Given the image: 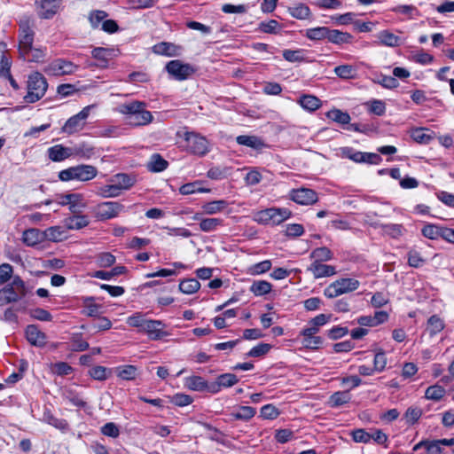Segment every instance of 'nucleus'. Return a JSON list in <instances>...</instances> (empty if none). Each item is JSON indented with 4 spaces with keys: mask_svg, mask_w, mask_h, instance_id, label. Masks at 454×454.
<instances>
[{
    "mask_svg": "<svg viewBox=\"0 0 454 454\" xmlns=\"http://www.w3.org/2000/svg\"><path fill=\"white\" fill-rule=\"evenodd\" d=\"M27 294L24 280L18 275L12 278L11 283L0 289V307L19 301Z\"/></svg>",
    "mask_w": 454,
    "mask_h": 454,
    "instance_id": "nucleus-1",
    "label": "nucleus"
},
{
    "mask_svg": "<svg viewBox=\"0 0 454 454\" xmlns=\"http://www.w3.org/2000/svg\"><path fill=\"white\" fill-rule=\"evenodd\" d=\"M98 175V169L92 165H77L63 169L59 173V180L68 182L77 180L87 182L95 178Z\"/></svg>",
    "mask_w": 454,
    "mask_h": 454,
    "instance_id": "nucleus-2",
    "label": "nucleus"
},
{
    "mask_svg": "<svg viewBox=\"0 0 454 454\" xmlns=\"http://www.w3.org/2000/svg\"><path fill=\"white\" fill-rule=\"evenodd\" d=\"M27 93L24 97L27 103H35L40 100L48 88V82L45 77L39 72H35L27 79Z\"/></svg>",
    "mask_w": 454,
    "mask_h": 454,
    "instance_id": "nucleus-3",
    "label": "nucleus"
},
{
    "mask_svg": "<svg viewBox=\"0 0 454 454\" xmlns=\"http://www.w3.org/2000/svg\"><path fill=\"white\" fill-rule=\"evenodd\" d=\"M34 21L28 18L24 17L19 22V53L26 51L33 46L35 31Z\"/></svg>",
    "mask_w": 454,
    "mask_h": 454,
    "instance_id": "nucleus-4",
    "label": "nucleus"
},
{
    "mask_svg": "<svg viewBox=\"0 0 454 454\" xmlns=\"http://www.w3.org/2000/svg\"><path fill=\"white\" fill-rule=\"evenodd\" d=\"M359 285V281L355 278H340L329 285L324 290V294L327 298L333 299L343 294L356 290Z\"/></svg>",
    "mask_w": 454,
    "mask_h": 454,
    "instance_id": "nucleus-5",
    "label": "nucleus"
},
{
    "mask_svg": "<svg viewBox=\"0 0 454 454\" xmlns=\"http://www.w3.org/2000/svg\"><path fill=\"white\" fill-rule=\"evenodd\" d=\"M93 107L94 105L87 106L83 107L78 114L67 119L61 129L62 132L67 135H72L82 131L86 125V120Z\"/></svg>",
    "mask_w": 454,
    "mask_h": 454,
    "instance_id": "nucleus-6",
    "label": "nucleus"
},
{
    "mask_svg": "<svg viewBox=\"0 0 454 454\" xmlns=\"http://www.w3.org/2000/svg\"><path fill=\"white\" fill-rule=\"evenodd\" d=\"M184 147L187 152L203 156L209 151L208 141L206 137L194 133V132H186L184 134Z\"/></svg>",
    "mask_w": 454,
    "mask_h": 454,
    "instance_id": "nucleus-7",
    "label": "nucleus"
},
{
    "mask_svg": "<svg viewBox=\"0 0 454 454\" xmlns=\"http://www.w3.org/2000/svg\"><path fill=\"white\" fill-rule=\"evenodd\" d=\"M124 210V206L117 201H106L98 204L94 209L95 217L105 221L117 217Z\"/></svg>",
    "mask_w": 454,
    "mask_h": 454,
    "instance_id": "nucleus-8",
    "label": "nucleus"
},
{
    "mask_svg": "<svg viewBox=\"0 0 454 454\" xmlns=\"http://www.w3.org/2000/svg\"><path fill=\"white\" fill-rule=\"evenodd\" d=\"M291 215L292 212L288 208L270 207L260 212V220L278 225L289 219Z\"/></svg>",
    "mask_w": 454,
    "mask_h": 454,
    "instance_id": "nucleus-9",
    "label": "nucleus"
},
{
    "mask_svg": "<svg viewBox=\"0 0 454 454\" xmlns=\"http://www.w3.org/2000/svg\"><path fill=\"white\" fill-rule=\"evenodd\" d=\"M289 199L297 204L309 206L315 204L318 200V196L314 190L301 187L290 191Z\"/></svg>",
    "mask_w": 454,
    "mask_h": 454,
    "instance_id": "nucleus-10",
    "label": "nucleus"
},
{
    "mask_svg": "<svg viewBox=\"0 0 454 454\" xmlns=\"http://www.w3.org/2000/svg\"><path fill=\"white\" fill-rule=\"evenodd\" d=\"M166 70L175 79L183 81L195 72L190 64H184L178 59L171 60L166 65Z\"/></svg>",
    "mask_w": 454,
    "mask_h": 454,
    "instance_id": "nucleus-11",
    "label": "nucleus"
},
{
    "mask_svg": "<svg viewBox=\"0 0 454 454\" xmlns=\"http://www.w3.org/2000/svg\"><path fill=\"white\" fill-rule=\"evenodd\" d=\"M79 67L73 62L58 59L52 61L46 68V72L52 75H65L74 74Z\"/></svg>",
    "mask_w": 454,
    "mask_h": 454,
    "instance_id": "nucleus-12",
    "label": "nucleus"
},
{
    "mask_svg": "<svg viewBox=\"0 0 454 454\" xmlns=\"http://www.w3.org/2000/svg\"><path fill=\"white\" fill-rule=\"evenodd\" d=\"M62 0H35L37 14L42 19H51L59 11Z\"/></svg>",
    "mask_w": 454,
    "mask_h": 454,
    "instance_id": "nucleus-13",
    "label": "nucleus"
},
{
    "mask_svg": "<svg viewBox=\"0 0 454 454\" xmlns=\"http://www.w3.org/2000/svg\"><path fill=\"white\" fill-rule=\"evenodd\" d=\"M146 104L143 101L133 100L129 103L118 106L117 111L125 115L127 124L129 121L132 120L134 115L141 114L142 111L146 110Z\"/></svg>",
    "mask_w": 454,
    "mask_h": 454,
    "instance_id": "nucleus-14",
    "label": "nucleus"
},
{
    "mask_svg": "<svg viewBox=\"0 0 454 454\" xmlns=\"http://www.w3.org/2000/svg\"><path fill=\"white\" fill-rule=\"evenodd\" d=\"M142 332L146 333L152 340H160L168 335L165 331V325L160 320L147 319Z\"/></svg>",
    "mask_w": 454,
    "mask_h": 454,
    "instance_id": "nucleus-15",
    "label": "nucleus"
},
{
    "mask_svg": "<svg viewBox=\"0 0 454 454\" xmlns=\"http://www.w3.org/2000/svg\"><path fill=\"white\" fill-rule=\"evenodd\" d=\"M27 341L35 347H43L46 344V334L36 325H29L25 330Z\"/></svg>",
    "mask_w": 454,
    "mask_h": 454,
    "instance_id": "nucleus-16",
    "label": "nucleus"
},
{
    "mask_svg": "<svg viewBox=\"0 0 454 454\" xmlns=\"http://www.w3.org/2000/svg\"><path fill=\"white\" fill-rule=\"evenodd\" d=\"M48 158L53 162H60L72 157L71 148L63 145H55L47 150Z\"/></svg>",
    "mask_w": 454,
    "mask_h": 454,
    "instance_id": "nucleus-17",
    "label": "nucleus"
},
{
    "mask_svg": "<svg viewBox=\"0 0 454 454\" xmlns=\"http://www.w3.org/2000/svg\"><path fill=\"white\" fill-rule=\"evenodd\" d=\"M307 270L311 272L315 278L331 277L336 274V270L333 266L323 264L317 262H313L307 268Z\"/></svg>",
    "mask_w": 454,
    "mask_h": 454,
    "instance_id": "nucleus-18",
    "label": "nucleus"
},
{
    "mask_svg": "<svg viewBox=\"0 0 454 454\" xmlns=\"http://www.w3.org/2000/svg\"><path fill=\"white\" fill-rule=\"evenodd\" d=\"M153 51L154 53L159 55H165L168 57H175L179 56L181 54L182 48L181 46L176 45L172 43L161 42L155 44L153 47Z\"/></svg>",
    "mask_w": 454,
    "mask_h": 454,
    "instance_id": "nucleus-19",
    "label": "nucleus"
},
{
    "mask_svg": "<svg viewBox=\"0 0 454 454\" xmlns=\"http://www.w3.org/2000/svg\"><path fill=\"white\" fill-rule=\"evenodd\" d=\"M22 241L28 247L41 244L44 241L43 231L35 228L26 230L22 235Z\"/></svg>",
    "mask_w": 454,
    "mask_h": 454,
    "instance_id": "nucleus-20",
    "label": "nucleus"
},
{
    "mask_svg": "<svg viewBox=\"0 0 454 454\" xmlns=\"http://www.w3.org/2000/svg\"><path fill=\"white\" fill-rule=\"evenodd\" d=\"M110 181L111 183H114L115 186H117L121 193L122 191L130 189L136 183L134 176L125 173H119L114 175Z\"/></svg>",
    "mask_w": 454,
    "mask_h": 454,
    "instance_id": "nucleus-21",
    "label": "nucleus"
},
{
    "mask_svg": "<svg viewBox=\"0 0 454 454\" xmlns=\"http://www.w3.org/2000/svg\"><path fill=\"white\" fill-rule=\"evenodd\" d=\"M20 56L28 62L42 63L45 59V49L32 46L20 52Z\"/></svg>",
    "mask_w": 454,
    "mask_h": 454,
    "instance_id": "nucleus-22",
    "label": "nucleus"
},
{
    "mask_svg": "<svg viewBox=\"0 0 454 454\" xmlns=\"http://www.w3.org/2000/svg\"><path fill=\"white\" fill-rule=\"evenodd\" d=\"M71 148L72 157H79L81 159L89 160L95 155V147L91 145L82 142L75 145Z\"/></svg>",
    "mask_w": 454,
    "mask_h": 454,
    "instance_id": "nucleus-23",
    "label": "nucleus"
},
{
    "mask_svg": "<svg viewBox=\"0 0 454 454\" xmlns=\"http://www.w3.org/2000/svg\"><path fill=\"white\" fill-rule=\"evenodd\" d=\"M90 223V221L88 219V216L85 215H80V214H74L73 216L67 217L64 220V225L68 230H80L86 226H88Z\"/></svg>",
    "mask_w": 454,
    "mask_h": 454,
    "instance_id": "nucleus-24",
    "label": "nucleus"
},
{
    "mask_svg": "<svg viewBox=\"0 0 454 454\" xmlns=\"http://www.w3.org/2000/svg\"><path fill=\"white\" fill-rule=\"evenodd\" d=\"M117 377L123 380H134L139 375V369L132 364L120 365L115 368Z\"/></svg>",
    "mask_w": 454,
    "mask_h": 454,
    "instance_id": "nucleus-25",
    "label": "nucleus"
},
{
    "mask_svg": "<svg viewBox=\"0 0 454 454\" xmlns=\"http://www.w3.org/2000/svg\"><path fill=\"white\" fill-rule=\"evenodd\" d=\"M236 141L240 145H245L255 150H260L266 146L263 140L256 136L240 135L236 137Z\"/></svg>",
    "mask_w": 454,
    "mask_h": 454,
    "instance_id": "nucleus-26",
    "label": "nucleus"
},
{
    "mask_svg": "<svg viewBox=\"0 0 454 454\" xmlns=\"http://www.w3.org/2000/svg\"><path fill=\"white\" fill-rule=\"evenodd\" d=\"M67 199L69 206V210L73 214H80L82 209L86 207L83 196L80 193H68Z\"/></svg>",
    "mask_w": 454,
    "mask_h": 454,
    "instance_id": "nucleus-27",
    "label": "nucleus"
},
{
    "mask_svg": "<svg viewBox=\"0 0 454 454\" xmlns=\"http://www.w3.org/2000/svg\"><path fill=\"white\" fill-rule=\"evenodd\" d=\"M434 132L426 128H415L411 131V137L417 143L428 145L434 138Z\"/></svg>",
    "mask_w": 454,
    "mask_h": 454,
    "instance_id": "nucleus-28",
    "label": "nucleus"
},
{
    "mask_svg": "<svg viewBox=\"0 0 454 454\" xmlns=\"http://www.w3.org/2000/svg\"><path fill=\"white\" fill-rule=\"evenodd\" d=\"M229 206V202L224 200H212L204 203L201 207L206 215H215L224 211Z\"/></svg>",
    "mask_w": 454,
    "mask_h": 454,
    "instance_id": "nucleus-29",
    "label": "nucleus"
},
{
    "mask_svg": "<svg viewBox=\"0 0 454 454\" xmlns=\"http://www.w3.org/2000/svg\"><path fill=\"white\" fill-rule=\"evenodd\" d=\"M353 36L347 32H341L338 29L328 28L327 40L335 44H342L351 43Z\"/></svg>",
    "mask_w": 454,
    "mask_h": 454,
    "instance_id": "nucleus-30",
    "label": "nucleus"
},
{
    "mask_svg": "<svg viewBox=\"0 0 454 454\" xmlns=\"http://www.w3.org/2000/svg\"><path fill=\"white\" fill-rule=\"evenodd\" d=\"M377 38L379 39L380 44L388 47H396L399 46L402 43L401 38L389 30H382L379 32Z\"/></svg>",
    "mask_w": 454,
    "mask_h": 454,
    "instance_id": "nucleus-31",
    "label": "nucleus"
},
{
    "mask_svg": "<svg viewBox=\"0 0 454 454\" xmlns=\"http://www.w3.org/2000/svg\"><path fill=\"white\" fill-rule=\"evenodd\" d=\"M168 166V162L159 153H153L146 164L151 172H161Z\"/></svg>",
    "mask_w": 454,
    "mask_h": 454,
    "instance_id": "nucleus-32",
    "label": "nucleus"
},
{
    "mask_svg": "<svg viewBox=\"0 0 454 454\" xmlns=\"http://www.w3.org/2000/svg\"><path fill=\"white\" fill-rule=\"evenodd\" d=\"M256 414V410L251 406H239L237 411L231 412V416L236 420L249 421Z\"/></svg>",
    "mask_w": 454,
    "mask_h": 454,
    "instance_id": "nucleus-33",
    "label": "nucleus"
},
{
    "mask_svg": "<svg viewBox=\"0 0 454 454\" xmlns=\"http://www.w3.org/2000/svg\"><path fill=\"white\" fill-rule=\"evenodd\" d=\"M43 419L49 425L54 427L55 428L62 432H66L69 429V424L66 419L56 418L50 411H46L43 413Z\"/></svg>",
    "mask_w": 454,
    "mask_h": 454,
    "instance_id": "nucleus-34",
    "label": "nucleus"
},
{
    "mask_svg": "<svg viewBox=\"0 0 454 454\" xmlns=\"http://www.w3.org/2000/svg\"><path fill=\"white\" fill-rule=\"evenodd\" d=\"M283 29V26L276 20H270L268 21H262L259 24L258 30L262 33L277 35Z\"/></svg>",
    "mask_w": 454,
    "mask_h": 454,
    "instance_id": "nucleus-35",
    "label": "nucleus"
},
{
    "mask_svg": "<svg viewBox=\"0 0 454 454\" xmlns=\"http://www.w3.org/2000/svg\"><path fill=\"white\" fill-rule=\"evenodd\" d=\"M299 103L302 108L310 112L316 111L321 106L320 99L313 95L301 96L299 99Z\"/></svg>",
    "mask_w": 454,
    "mask_h": 454,
    "instance_id": "nucleus-36",
    "label": "nucleus"
},
{
    "mask_svg": "<svg viewBox=\"0 0 454 454\" xmlns=\"http://www.w3.org/2000/svg\"><path fill=\"white\" fill-rule=\"evenodd\" d=\"M272 285L266 280L254 281L250 286V292L255 296H262L270 293Z\"/></svg>",
    "mask_w": 454,
    "mask_h": 454,
    "instance_id": "nucleus-37",
    "label": "nucleus"
},
{
    "mask_svg": "<svg viewBox=\"0 0 454 454\" xmlns=\"http://www.w3.org/2000/svg\"><path fill=\"white\" fill-rule=\"evenodd\" d=\"M333 254L332 251L326 247H321L315 248L310 253V258L314 260V262H323L330 261L333 258Z\"/></svg>",
    "mask_w": 454,
    "mask_h": 454,
    "instance_id": "nucleus-38",
    "label": "nucleus"
},
{
    "mask_svg": "<svg viewBox=\"0 0 454 454\" xmlns=\"http://www.w3.org/2000/svg\"><path fill=\"white\" fill-rule=\"evenodd\" d=\"M153 120V114L150 111L145 110L141 114L134 115L133 119L129 121V125L133 127L145 126L151 123Z\"/></svg>",
    "mask_w": 454,
    "mask_h": 454,
    "instance_id": "nucleus-39",
    "label": "nucleus"
},
{
    "mask_svg": "<svg viewBox=\"0 0 454 454\" xmlns=\"http://www.w3.org/2000/svg\"><path fill=\"white\" fill-rule=\"evenodd\" d=\"M185 386L193 391H205L207 380L200 376H190L185 379Z\"/></svg>",
    "mask_w": 454,
    "mask_h": 454,
    "instance_id": "nucleus-40",
    "label": "nucleus"
},
{
    "mask_svg": "<svg viewBox=\"0 0 454 454\" xmlns=\"http://www.w3.org/2000/svg\"><path fill=\"white\" fill-rule=\"evenodd\" d=\"M65 231L60 226H51L43 231L44 240L52 242L61 241L64 238Z\"/></svg>",
    "mask_w": 454,
    "mask_h": 454,
    "instance_id": "nucleus-41",
    "label": "nucleus"
},
{
    "mask_svg": "<svg viewBox=\"0 0 454 454\" xmlns=\"http://www.w3.org/2000/svg\"><path fill=\"white\" fill-rule=\"evenodd\" d=\"M290 15L298 20H305L309 17L310 10L304 4H299L288 8Z\"/></svg>",
    "mask_w": 454,
    "mask_h": 454,
    "instance_id": "nucleus-42",
    "label": "nucleus"
},
{
    "mask_svg": "<svg viewBox=\"0 0 454 454\" xmlns=\"http://www.w3.org/2000/svg\"><path fill=\"white\" fill-rule=\"evenodd\" d=\"M442 227L443 226L427 223L422 228L421 233L429 239H437L438 238H442Z\"/></svg>",
    "mask_w": 454,
    "mask_h": 454,
    "instance_id": "nucleus-43",
    "label": "nucleus"
},
{
    "mask_svg": "<svg viewBox=\"0 0 454 454\" xmlns=\"http://www.w3.org/2000/svg\"><path fill=\"white\" fill-rule=\"evenodd\" d=\"M223 220L221 218H205L200 223V230L204 232L215 231L222 226Z\"/></svg>",
    "mask_w": 454,
    "mask_h": 454,
    "instance_id": "nucleus-44",
    "label": "nucleus"
},
{
    "mask_svg": "<svg viewBox=\"0 0 454 454\" xmlns=\"http://www.w3.org/2000/svg\"><path fill=\"white\" fill-rule=\"evenodd\" d=\"M200 287V282L195 278H188L180 282L179 290L185 294H192Z\"/></svg>",
    "mask_w": 454,
    "mask_h": 454,
    "instance_id": "nucleus-45",
    "label": "nucleus"
},
{
    "mask_svg": "<svg viewBox=\"0 0 454 454\" xmlns=\"http://www.w3.org/2000/svg\"><path fill=\"white\" fill-rule=\"evenodd\" d=\"M428 331L431 336H434L440 332H442L444 328L443 320L439 317L437 315L431 316L428 320Z\"/></svg>",
    "mask_w": 454,
    "mask_h": 454,
    "instance_id": "nucleus-46",
    "label": "nucleus"
},
{
    "mask_svg": "<svg viewBox=\"0 0 454 454\" xmlns=\"http://www.w3.org/2000/svg\"><path fill=\"white\" fill-rule=\"evenodd\" d=\"M445 388L440 385H433L427 388L425 397L429 400L439 401L445 395Z\"/></svg>",
    "mask_w": 454,
    "mask_h": 454,
    "instance_id": "nucleus-47",
    "label": "nucleus"
},
{
    "mask_svg": "<svg viewBox=\"0 0 454 454\" xmlns=\"http://www.w3.org/2000/svg\"><path fill=\"white\" fill-rule=\"evenodd\" d=\"M383 231L393 239H398L403 235L405 229L402 224L388 223L382 225Z\"/></svg>",
    "mask_w": 454,
    "mask_h": 454,
    "instance_id": "nucleus-48",
    "label": "nucleus"
},
{
    "mask_svg": "<svg viewBox=\"0 0 454 454\" xmlns=\"http://www.w3.org/2000/svg\"><path fill=\"white\" fill-rule=\"evenodd\" d=\"M373 82L375 83L380 84L386 89H395L399 86V82L396 80V78L382 74L374 78Z\"/></svg>",
    "mask_w": 454,
    "mask_h": 454,
    "instance_id": "nucleus-49",
    "label": "nucleus"
},
{
    "mask_svg": "<svg viewBox=\"0 0 454 454\" xmlns=\"http://www.w3.org/2000/svg\"><path fill=\"white\" fill-rule=\"evenodd\" d=\"M327 27H317L313 28H309L306 30V36L310 40H323L327 39L328 33Z\"/></svg>",
    "mask_w": 454,
    "mask_h": 454,
    "instance_id": "nucleus-50",
    "label": "nucleus"
},
{
    "mask_svg": "<svg viewBox=\"0 0 454 454\" xmlns=\"http://www.w3.org/2000/svg\"><path fill=\"white\" fill-rule=\"evenodd\" d=\"M327 117L332 121L340 124H348L351 120L350 115L348 113L342 112L339 109L329 111L327 113Z\"/></svg>",
    "mask_w": 454,
    "mask_h": 454,
    "instance_id": "nucleus-51",
    "label": "nucleus"
},
{
    "mask_svg": "<svg viewBox=\"0 0 454 454\" xmlns=\"http://www.w3.org/2000/svg\"><path fill=\"white\" fill-rule=\"evenodd\" d=\"M271 266L272 263L270 260H264L250 266L248 269V273L253 276L261 275L269 271Z\"/></svg>",
    "mask_w": 454,
    "mask_h": 454,
    "instance_id": "nucleus-52",
    "label": "nucleus"
},
{
    "mask_svg": "<svg viewBox=\"0 0 454 454\" xmlns=\"http://www.w3.org/2000/svg\"><path fill=\"white\" fill-rule=\"evenodd\" d=\"M97 194L102 198H115L120 196L121 193L118 190L117 186L114 183L101 186L98 189Z\"/></svg>",
    "mask_w": 454,
    "mask_h": 454,
    "instance_id": "nucleus-53",
    "label": "nucleus"
},
{
    "mask_svg": "<svg viewBox=\"0 0 454 454\" xmlns=\"http://www.w3.org/2000/svg\"><path fill=\"white\" fill-rule=\"evenodd\" d=\"M179 192L181 194L189 195L195 192H209V189L201 188L199 182H193L182 185L179 188Z\"/></svg>",
    "mask_w": 454,
    "mask_h": 454,
    "instance_id": "nucleus-54",
    "label": "nucleus"
},
{
    "mask_svg": "<svg viewBox=\"0 0 454 454\" xmlns=\"http://www.w3.org/2000/svg\"><path fill=\"white\" fill-rule=\"evenodd\" d=\"M28 314L31 318L43 322H51L53 318L52 315L48 310L42 308L30 309Z\"/></svg>",
    "mask_w": 454,
    "mask_h": 454,
    "instance_id": "nucleus-55",
    "label": "nucleus"
},
{
    "mask_svg": "<svg viewBox=\"0 0 454 454\" xmlns=\"http://www.w3.org/2000/svg\"><path fill=\"white\" fill-rule=\"evenodd\" d=\"M341 153L344 157H346L355 162L364 163V153L356 151L351 147L341 148Z\"/></svg>",
    "mask_w": 454,
    "mask_h": 454,
    "instance_id": "nucleus-56",
    "label": "nucleus"
},
{
    "mask_svg": "<svg viewBox=\"0 0 454 454\" xmlns=\"http://www.w3.org/2000/svg\"><path fill=\"white\" fill-rule=\"evenodd\" d=\"M337 76L342 79H352L355 77L356 69L349 65H340L334 68Z\"/></svg>",
    "mask_w": 454,
    "mask_h": 454,
    "instance_id": "nucleus-57",
    "label": "nucleus"
},
{
    "mask_svg": "<svg viewBox=\"0 0 454 454\" xmlns=\"http://www.w3.org/2000/svg\"><path fill=\"white\" fill-rule=\"evenodd\" d=\"M93 297L84 298V314L88 317H97L100 312L101 306L93 302Z\"/></svg>",
    "mask_w": 454,
    "mask_h": 454,
    "instance_id": "nucleus-58",
    "label": "nucleus"
},
{
    "mask_svg": "<svg viewBox=\"0 0 454 454\" xmlns=\"http://www.w3.org/2000/svg\"><path fill=\"white\" fill-rule=\"evenodd\" d=\"M350 395L348 392H335L330 396V403L333 407H338L348 403Z\"/></svg>",
    "mask_w": 454,
    "mask_h": 454,
    "instance_id": "nucleus-59",
    "label": "nucleus"
},
{
    "mask_svg": "<svg viewBox=\"0 0 454 454\" xmlns=\"http://www.w3.org/2000/svg\"><path fill=\"white\" fill-rule=\"evenodd\" d=\"M222 388L231 387L239 382V378L234 373H223L217 377Z\"/></svg>",
    "mask_w": 454,
    "mask_h": 454,
    "instance_id": "nucleus-60",
    "label": "nucleus"
},
{
    "mask_svg": "<svg viewBox=\"0 0 454 454\" xmlns=\"http://www.w3.org/2000/svg\"><path fill=\"white\" fill-rule=\"evenodd\" d=\"M302 337V345L304 348L309 349H317L323 344V339L320 336L310 335V336H301Z\"/></svg>",
    "mask_w": 454,
    "mask_h": 454,
    "instance_id": "nucleus-61",
    "label": "nucleus"
},
{
    "mask_svg": "<svg viewBox=\"0 0 454 454\" xmlns=\"http://www.w3.org/2000/svg\"><path fill=\"white\" fill-rule=\"evenodd\" d=\"M107 16H108V14L105 11L97 10V11L91 12L89 16V20L91 24V27L93 28H98L99 27V25L102 24L103 21L106 20L105 19Z\"/></svg>",
    "mask_w": 454,
    "mask_h": 454,
    "instance_id": "nucleus-62",
    "label": "nucleus"
},
{
    "mask_svg": "<svg viewBox=\"0 0 454 454\" xmlns=\"http://www.w3.org/2000/svg\"><path fill=\"white\" fill-rule=\"evenodd\" d=\"M115 256L109 252L100 253L97 256V263L99 267L106 268L114 265Z\"/></svg>",
    "mask_w": 454,
    "mask_h": 454,
    "instance_id": "nucleus-63",
    "label": "nucleus"
},
{
    "mask_svg": "<svg viewBox=\"0 0 454 454\" xmlns=\"http://www.w3.org/2000/svg\"><path fill=\"white\" fill-rule=\"evenodd\" d=\"M147 319L141 313H136L127 318V324L129 326L139 328V331H143Z\"/></svg>",
    "mask_w": 454,
    "mask_h": 454,
    "instance_id": "nucleus-64",
    "label": "nucleus"
}]
</instances>
